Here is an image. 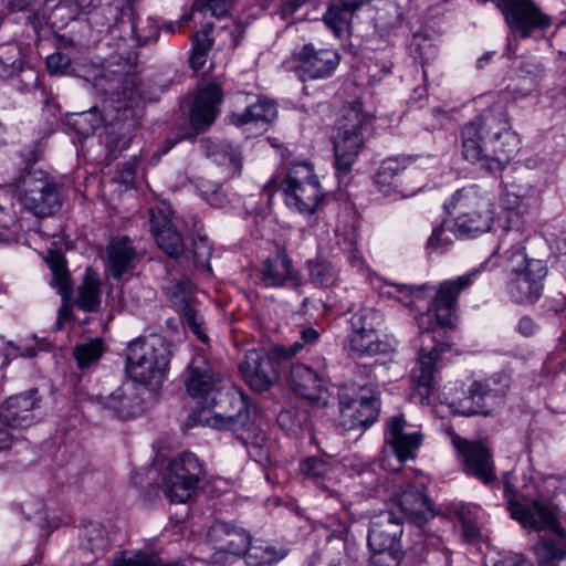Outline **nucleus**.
<instances>
[{"label":"nucleus","mask_w":566,"mask_h":566,"mask_svg":"<svg viewBox=\"0 0 566 566\" xmlns=\"http://www.w3.org/2000/svg\"><path fill=\"white\" fill-rule=\"evenodd\" d=\"M474 273L441 282L438 286L433 312L428 310L417 317L420 334L418 366L412 371V398L421 405H429L436 390L437 363L441 355L450 350L444 327L452 325L459 294L472 284Z\"/></svg>","instance_id":"1"},{"label":"nucleus","mask_w":566,"mask_h":566,"mask_svg":"<svg viewBox=\"0 0 566 566\" xmlns=\"http://www.w3.org/2000/svg\"><path fill=\"white\" fill-rule=\"evenodd\" d=\"M462 157L490 174L501 172L520 148L506 106L493 103L460 130Z\"/></svg>","instance_id":"2"},{"label":"nucleus","mask_w":566,"mask_h":566,"mask_svg":"<svg viewBox=\"0 0 566 566\" xmlns=\"http://www.w3.org/2000/svg\"><path fill=\"white\" fill-rule=\"evenodd\" d=\"M495 253L506 256V289L511 300L522 305L537 302L543 292L547 268L542 260L526 256L521 233L517 230H506L499 241Z\"/></svg>","instance_id":"3"},{"label":"nucleus","mask_w":566,"mask_h":566,"mask_svg":"<svg viewBox=\"0 0 566 566\" xmlns=\"http://www.w3.org/2000/svg\"><path fill=\"white\" fill-rule=\"evenodd\" d=\"M227 401L237 410V413L227 411L216 412L214 415L195 413L189 417L187 424L189 427L200 424L218 430H232L247 447L251 458L255 461L265 460L268 458L266 439L264 433L251 421L248 402L242 397H227Z\"/></svg>","instance_id":"4"},{"label":"nucleus","mask_w":566,"mask_h":566,"mask_svg":"<svg viewBox=\"0 0 566 566\" xmlns=\"http://www.w3.org/2000/svg\"><path fill=\"white\" fill-rule=\"evenodd\" d=\"M447 207L458 212L451 231L460 239L476 237L492 228L494 221L492 200L478 186L459 189Z\"/></svg>","instance_id":"5"},{"label":"nucleus","mask_w":566,"mask_h":566,"mask_svg":"<svg viewBox=\"0 0 566 566\" xmlns=\"http://www.w3.org/2000/svg\"><path fill=\"white\" fill-rule=\"evenodd\" d=\"M171 357V345L163 336L150 335L128 345L127 371L135 382L159 385Z\"/></svg>","instance_id":"6"},{"label":"nucleus","mask_w":566,"mask_h":566,"mask_svg":"<svg viewBox=\"0 0 566 566\" xmlns=\"http://www.w3.org/2000/svg\"><path fill=\"white\" fill-rule=\"evenodd\" d=\"M369 119L358 106H348L343 109L342 118L337 124V136L334 140L335 168L339 184L347 185L350 172L359 151L364 147L365 132Z\"/></svg>","instance_id":"7"},{"label":"nucleus","mask_w":566,"mask_h":566,"mask_svg":"<svg viewBox=\"0 0 566 566\" xmlns=\"http://www.w3.org/2000/svg\"><path fill=\"white\" fill-rule=\"evenodd\" d=\"M13 185L20 203L36 217L51 216L62 205L57 184L44 170L27 168Z\"/></svg>","instance_id":"8"},{"label":"nucleus","mask_w":566,"mask_h":566,"mask_svg":"<svg viewBox=\"0 0 566 566\" xmlns=\"http://www.w3.org/2000/svg\"><path fill=\"white\" fill-rule=\"evenodd\" d=\"M340 424L346 430L366 429L379 416V391L373 386L344 385L338 390Z\"/></svg>","instance_id":"9"},{"label":"nucleus","mask_w":566,"mask_h":566,"mask_svg":"<svg viewBox=\"0 0 566 566\" xmlns=\"http://www.w3.org/2000/svg\"><path fill=\"white\" fill-rule=\"evenodd\" d=\"M206 478L202 462L191 452L172 459L163 475V491L170 502L186 503Z\"/></svg>","instance_id":"10"},{"label":"nucleus","mask_w":566,"mask_h":566,"mask_svg":"<svg viewBox=\"0 0 566 566\" xmlns=\"http://www.w3.org/2000/svg\"><path fill=\"white\" fill-rule=\"evenodd\" d=\"M223 376L203 356H196L184 371L186 392L197 399L201 406L195 413H210V408L217 407L218 397H221Z\"/></svg>","instance_id":"11"},{"label":"nucleus","mask_w":566,"mask_h":566,"mask_svg":"<svg viewBox=\"0 0 566 566\" xmlns=\"http://www.w3.org/2000/svg\"><path fill=\"white\" fill-rule=\"evenodd\" d=\"M285 203L301 213L312 214L323 198L319 182L307 164L294 165L281 184Z\"/></svg>","instance_id":"12"},{"label":"nucleus","mask_w":566,"mask_h":566,"mask_svg":"<svg viewBox=\"0 0 566 566\" xmlns=\"http://www.w3.org/2000/svg\"><path fill=\"white\" fill-rule=\"evenodd\" d=\"M285 347L274 346L270 352L264 348L247 352L239 369L245 382L255 391L268 390L277 379L280 355Z\"/></svg>","instance_id":"13"},{"label":"nucleus","mask_w":566,"mask_h":566,"mask_svg":"<svg viewBox=\"0 0 566 566\" xmlns=\"http://www.w3.org/2000/svg\"><path fill=\"white\" fill-rule=\"evenodd\" d=\"M497 7L511 31L522 39L552 25L551 17L542 12L532 0H499Z\"/></svg>","instance_id":"14"},{"label":"nucleus","mask_w":566,"mask_h":566,"mask_svg":"<svg viewBox=\"0 0 566 566\" xmlns=\"http://www.w3.org/2000/svg\"><path fill=\"white\" fill-rule=\"evenodd\" d=\"M208 541L214 551L212 562L226 564L229 556L243 555L251 542V536L242 527L224 521H216L208 531Z\"/></svg>","instance_id":"15"},{"label":"nucleus","mask_w":566,"mask_h":566,"mask_svg":"<svg viewBox=\"0 0 566 566\" xmlns=\"http://www.w3.org/2000/svg\"><path fill=\"white\" fill-rule=\"evenodd\" d=\"M407 428L403 415L392 416L386 422L384 451L390 450L399 464L416 458L423 439L420 431H408Z\"/></svg>","instance_id":"16"},{"label":"nucleus","mask_w":566,"mask_h":566,"mask_svg":"<svg viewBox=\"0 0 566 566\" xmlns=\"http://www.w3.org/2000/svg\"><path fill=\"white\" fill-rule=\"evenodd\" d=\"M296 61L303 81L321 80L334 73L340 62V55L334 49L317 48L313 43H307L297 52Z\"/></svg>","instance_id":"17"},{"label":"nucleus","mask_w":566,"mask_h":566,"mask_svg":"<svg viewBox=\"0 0 566 566\" xmlns=\"http://www.w3.org/2000/svg\"><path fill=\"white\" fill-rule=\"evenodd\" d=\"M452 443L462 457L464 471L484 484L495 480L494 462L490 450L480 442H470L458 436L452 437Z\"/></svg>","instance_id":"18"},{"label":"nucleus","mask_w":566,"mask_h":566,"mask_svg":"<svg viewBox=\"0 0 566 566\" xmlns=\"http://www.w3.org/2000/svg\"><path fill=\"white\" fill-rule=\"evenodd\" d=\"M36 408H39L36 389L10 396L0 406V424L12 429L28 428L38 420Z\"/></svg>","instance_id":"19"},{"label":"nucleus","mask_w":566,"mask_h":566,"mask_svg":"<svg viewBox=\"0 0 566 566\" xmlns=\"http://www.w3.org/2000/svg\"><path fill=\"white\" fill-rule=\"evenodd\" d=\"M509 511L511 516L525 528L534 531L552 530L558 534L559 523L554 506L549 504L537 500L527 504L509 500Z\"/></svg>","instance_id":"20"},{"label":"nucleus","mask_w":566,"mask_h":566,"mask_svg":"<svg viewBox=\"0 0 566 566\" xmlns=\"http://www.w3.org/2000/svg\"><path fill=\"white\" fill-rule=\"evenodd\" d=\"M401 534L400 516L391 510L381 511L370 521L368 546L371 552L395 551Z\"/></svg>","instance_id":"21"},{"label":"nucleus","mask_w":566,"mask_h":566,"mask_svg":"<svg viewBox=\"0 0 566 566\" xmlns=\"http://www.w3.org/2000/svg\"><path fill=\"white\" fill-rule=\"evenodd\" d=\"M150 231L158 248L169 258L178 259L184 252V240L176 230L169 208L150 209Z\"/></svg>","instance_id":"22"},{"label":"nucleus","mask_w":566,"mask_h":566,"mask_svg":"<svg viewBox=\"0 0 566 566\" xmlns=\"http://www.w3.org/2000/svg\"><path fill=\"white\" fill-rule=\"evenodd\" d=\"M222 97L221 87L216 83L198 90L190 109V123L197 132L205 130L214 122Z\"/></svg>","instance_id":"23"},{"label":"nucleus","mask_w":566,"mask_h":566,"mask_svg":"<svg viewBox=\"0 0 566 566\" xmlns=\"http://www.w3.org/2000/svg\"><path fill=\"white\" fill-rule=\"evenodd\" d=\"M321 557L326 566H348L356 558V542L347 525L339 524L333 530L321 549Z\"/></svg>","instance_id":"24"},{"label":"nucleus","mask_w":566,"mask_h":566,"mask_svg":"<svg viewBox=\"0 0 566 566\" xmlns=\"http://www.w3.org/2000/svg\"><path fill=\"white\" fill-rule=\"evenodd\" d=\"M289 382L300 397L317 405H326L327 391L319 376L303 364H293L289 373Z\"/></svg>","instance_id":"25"},{"label":"nucleus","mask_w":566,"mask_h":566,"mask_svg":"<svg viewBox=\"0 0 566 566\" xmlns=\"http://www.w3.org/2000/svg\"><path fill=\"white\" fill-rule=\"evenodd\" d=\"M396 501L401 523L406 520L421 526L434 516L427 496L415 488L402 491Z\"/></svg>","instance_id":"26"},{"label":"nucleus","mask_w":566,"mask_h":566,"mask_svg":"<svg viewBox=\"0 0 566 566\" xmlns=\"http://www.w3.org/2000/svg\"><path fill=\"white\" fill-rule=\"evenodd\" d=\"M500 402L501 395L497 390L491 389L489 384L474 381L468 390V396L460 402V412L467 417L488 416Z\"/></svg>","instance_id":"27"},{"label":"nucleus","mask_w":566,"mask_h":566,"mask_svg":"<svg viewBox=\"0 0 566 566\" xmlns=\"http://www.w3.org/2000/svg\"><path fill=\"white\" fill-rule=\"evenodd\" d=\"M371 0H331L323 15L325 25L340 38L352 27V21L357 11Z\"/></svg>","instance_id":"28"},{"label":"nucleus","mask_w":566,"mask_h":566,"mask_svg":"<svg viewBox=\"0 0 566 566\" xmlns=\"http://www.w3.org/2000/svg\"><path fill=\"white\" fill-rule=\"evenodd\" d=\"M109 272L115 280L134 268L137 253L128 238H119L111 242L107 248Z\"/></svg>","instance_id":"29"},{"label":"nucleus","mask_w":566,"mask_h":566,"mask_svg":"<svg viewBox=\"0 0 566 566\" xmlns=\"http://www.w3.org/2000/svg\"><path fill=\"white\" fill-rule=\"evenodd\" d=\"M261 274L266 286H283L294 277L292 261L284 252H276L264 261Z\"/></svg>","instance_id":"30"},{"label":"nucleus","mask_w":566,"mask_h":566,"mask_svg":"<svg viewBox=\"0 0 566 566\" xmlns=\"http://www.w3.org/2000/svg\"><path fill=\"white\" fill-rule=\"evenodd\" d=\"M277 111L273 102L259 99L256 103L248 106L243 113L231 114V122L237 126L254 124L264 128L276 117Z\"/></svg>","instance_id":"31"},{"label":"nucleus","mask_w":566,"mask_h":566,"mask_svg":"<svg viewBox=\"0 0 566 566\" xmlns=\"http://www.w3.org/2000/svg\"><path fill=\"white\" fill-rule=\"evenodd\" d=\"M90 399L93 403L114 412L123 419L133 417L138 410V403L127 396L124 387L117 388L108 396H92Z\"/></svg>","instance_id":"32"},{"label":"nucleus","mask_w":566,"mask_h":566,"mask_svg":"<svg viewBox=\"0 0 566 566\" xmlns=\"http://www.w3.org/2000/svg\"><path fill=\"white\" fill-rule=\"evenodd\" d=\"M537 566H559L566 559V538L563 536L542 538L534 547Z\"/></svg>","instance_id":"33"},{"label":"nucleus","mask_w":566,"mask_h":566,"mask_svg":"<svg viewBox=\"0 0 566 566\" xmlns=\"http://www.w3.org/2000/svg\"><path fill=\"white\" fill-rule=\"evenodd\" d=\"M76 305L84 312H95L101 305V283L92 269H86L84 280L78 286Z\"/></svg>","instance_id":"34"},{"label":"nucleus","mask_w":566,"mask_h":566,"mask_svg":"<svg viewBox=\"0 0 566 566\" xmlns=\"http://www.w3.org/2000/svg\"><path fill=\"white\" fill-rule=\"evenodd\" d=\"M207 155L219 165H228L230 174L237 175L241 171V154L237 147L227 140L206 142Z\"/></svg>","instance_id":"35"},{"label":"nucleus","mask_w":566,"mask_h":566,"mask_svg":"<svg viewBox=\"0 0 566 566\" xmlns=\"http://www.w3.org/2000/svg\"><path fill=\"white\" fill-rule=\"evenodd\" d=\"M537 205V198L532 187L522 188L511 186L502 197V206L509 211H515L517 214H525L531 208Z\"/></svg>","instance_id":"36"},{"label":"nucleus","mask_w":566,"mask_h":566,"mask_svg":"<svg viewBox=\"0 0 566 566\" xmlns=\"http://www.w3.org/2000/svg\"><path fill=\"white\" fill-rule=\"evenodd\" d=\"M277 424L289 434L296 438L312 431V423L306 410L290 408L282 410L276 418Z\"/></svg>","instance_id":"37"},{"label":"nucleus","mask_w":566,"mask_h":566,"mask_svg":"<svg viewBox=\"0 0 566 566\" xmlns=\"http://www.w3.org/2000/svg\"><path fill=\"white\" fill-rule=\"evenodd\" d=\"M403 170L405 167L398 159L389 158L384 160L374 178L378 190L386 196L394 193L401 186L398 177Z\"/></svg>","instance_id":"38"},{"label":"nucleus","mask_w":566,"mask_h":566,"mask_svg":"<svg viewBox=\"0 0 566 566\" xmlns=\"http://www.w3.org/2000/svg\"><path fill=\"white\" fill-rule=\"evenodd\" d=\"M104 119L97 107H92L88 111L69 114L66 124L78 136L88 137L103 124Z\"/></svg>","instance_id":"39"},{"label":"nucleus","mask_w":566,"mask_h":566,"mask_svg":"<svg viewBox=\"0 0 566 566\" xmlns=\"http://www.w3.org/2000/svg\"><path fill=\"white\" fill-rule=\"evenodd\" d=\"M243 555L245 556L247 566H273L286 555V552L276 549L269 544L251 545L250 543Z\"/></svg>","instance_id":"40"},{"label":"nucleus","mask_w":566,"mask_h":566,"mask_svg":"<svg viewBox=\"0 0 566 566\" xmlns=\"http://www.w3.org/2000/svg\"><path fill=\"white\" fill-rule=\"evenodd\" d=\"M310 282L316 287H331L337 280L339 271L335 264L324 259L307 262Z\"/></svg>","instance_id":"41"},{"label":"nucleus","mask_w":566,"mask_h":566,"mask_svg":"<svg viewBox=\"0 0 566 566\" xmlns=\"http://www.w3.org/2000/svg\"><path fill=\"white\" fill-rule=\"evenodd\" d=\"M212 249L208 242L206 235L196 233L191 238V247L186 248L184 245V252L180 258L187 261H191L193 266L210 270V258Z\"/></svg>","instance_id":"42"},{"label":"nucleus","mask_w":566,"mask_h":566,"mask_svg":"<svg viewBox=\"0 0 566 566\" xmlns=\"http://www.w3.org/2000/svg\"><path fill=\"white\" fill-rule=\"evenodd\" d=\"M211 32L212 24L207 23L192 38V50L189 63L195 71L200 70L207 61L208 52L213 43Z\"/></svg>","instance_id":"43"},{"label":"nucleus","mask_w":566,"mask_h":566,"mask_svg":"<svg viewBox=\"0 0 566 566\" xmlns=\"http://www.w3.org/2000/svg\"><path fill=\"white\" fill-rule=\"evenodd\" d=\"M81 547L82 549L96 555L103 554L109 547L107 533L104 526L96 522L88 523L83 532Z\"/></svg>","instance_id":"44"},{"label":"nucleus","mask_w":566,"mask_h":566,"mask_svg":"<svg viewBox=\"0 0 566 566\" xmlns=\"http://www.w3.org/2000/svg\"><path fill=\"white\" fill-rule=\"evenodd\" d=\"M349 347L359 355L375 356L388 352V344L380 340L378 333L349 335Z\"/></svg>","instance_id":"45"},{"label":"nucleus","mask_w":566,"mask_h":566,"mask_svg":"<svg viewBox=\"0 0 566 566\" xmlns=\"http://www.w3.org/2000/svg\"><path fill=\"white\" fill-rule=\"evenodd\" d=\"M382 323V315L375 308H363L356 312L350 318L352 334L361 335L378 333Z\"/></svg>","instance_id":"46"},{"label":"nucleus","mask_w":566,"mask_h":566,"mask_svg":"<svg viewBox=\"0 0 566 566\" xmlns=\"http://www.w3.org/2000/svg\"><path fill=\"white\" fill-rule=\"evenodd\" d=\"M180 310L188 328L199 340L207 343L209 338L206 333V324L197 307V303L191 298H182L180 300Z\"/></svg>","instance_id":"47"},{"label":"nucleus","mask_w":566,"mask_h":566,"mask_svg":"<svg viewBox=\"0 0 566 566\" xmlns=\"http://www.w3.org/2000/svg\"><path fill=\"white\" fill-rule=\"evenodd\" d=\"M104 352L103 342L98 338L78 344L74 348V357L77 366L82 369L91 367Z\"/></svg>","instance_id":"48"},{"label":"nucleus","mask_w":566,"mask_h":566,"mask_svg":"<svg viewBox=\"0 0 566 566\" xmlns=\"http://www.w3.org/2000/svg\"><path fill=\"white\" fill-rule=\"evenodd\" d=\"M118 123H112L106 127L105 145L108 149V157L113 160L116 159L118 154L126 149L132 140L130 129L117 134Z\"/></svg>","instance_id":"49"},{"label":"nucleus","mask_w":566,"mask_h":566,"mask_svg":"<svg viewBox=\"0 0 566 566\" xmlns=\"http://www.w3.org/2000/svg\"><path fill=\"white\" fill-rule=\"evenodd\" d=\"M48 263L53 275L52 284L56 286L62 294L69 293L71 291V283L66 261L63 255L53 252L49 255Z\"/></svg>","instance_id":"50"},{"label":"nucleus","mask_w":566,"mask_h":566,"mask_svg":"<svg viewBox=\"0 0 566 566\" xmlns=\"http://www.w3.org/2000/svg\"><path fill=\"white\" fill-rule=\"evenodd\" d=\"M21 69L20 52L14 44L0 45V77H10Z\"/></svg>","instance_id":"51"},{"label":"nucleus","mask_w":566,"mask_h":566,"mask_svg":"<svg viewBox=\"0 0 566 566\" xmlns=\"http://www.w3.org/2000/svg\"><path fill=\"white\" fill-rule=\"evenodd\" d=\"M115 101L119 104L117 107L118 111H127L128 108L136 105L140 98L139 90L133 78H125L122 83V87L117 88V92L114 93Z\"/></svg>","instance_id":"52"},{"label":"nucleus","mask_w":566,"mask_h":566,"mask_svg":"<svg viewBox=\"0 0 566 566\" xmlns=\"http://www.w3.org/2000/svg\"><path fill=\"white\" fill-rule=\"evenodd\" d=\"M331 464L318 458H308L301 463L302 473L310 480L317 482L331 473Z\"/></svg>","instance_id":"53"},{"label":"nucleus","mask_w":566,"mask_h":566,"mask_svg":"<svg viewBox=\"0 0 566 566\" xmlns=\"http://www.w3.org/2000/svg\"><path fill=\"white\" fill-rule=\"evenodd\" d=\"M203 199L214 208H223L229 203L228 197L221 191L219 185H212L209 181L202 180L198 186Z\"/></svg>","instance_id":"54"},{"label":"nucleus","mask_w":566,"mask_h":566,"mask_svg":"<svg viewBox=\"0 0 566 566\" xmlns=\"http://www.w3.org/2000/svg\"><path fill=\"white\" fill-rule=\"evenodd\" d=\"M233 0H195L193 10L210 12L211 15L224 17L232 7Z\"/></svg>","instance_id":"55"},{"label":"nucleus","mask_w":566,"mask_h":566,"mask_svg":"<svg viewBox=\"0 0 566 566\" xmlns=\"http://www.w3.org/2000/svg\"><path fill=\"white\" fill-rule=\"evenodd\" d=\"M394 287L400 295L399 300L410 308H417L418 302L423 297L424 285L395 284Z\"/></svg>","instance_id":"56"},{"label":"nucleus","mask_w":566,"mask_h":566,"mask_svg":"<svg viewBox=\"0 0 566 566\" xmlns=\"http://www.w3.org/2000/svg\"><path fill=\"white\" fill-rule=\"evenodd\" d=\"M6 6L11 11H32L31 14L28 15L27 22L30 24L34 30H38V28L41 24V15L39 11L33 10L34 1L35 0H4Z\"/></svg>","instance_id":"57"},{"label":"nucleus","mask_w":566,"mask_h":566,"mask_svg":"<svg viewBox=\"0 0 566 566\" xmlns=\"http://www.w3.org/2000/svg\"><path fill=\"white\" fill-rule=\"evenodd\" d=\"M451 243L452 238L447 233L444 223H442L433 229L428 239L427 248L436 252H443Z\"/></svg>","instance_id":"58"},{"label":"nucleus","mask_w":566,"mask_h":566,"mask_svg":"<svg viewBox=\"0 0 566 566\" xmlns=\"http://www.w3.org/2000/svg\"><path fill=\"white\" fill-rule=\"evenodd\" d=\"M70 64V56L62 52H55L46 57V67L50 74H62Z\"/></svg>","instance_id":"59"},{"label":"nucleus","mask_w":566,"mask_h":566,"mask_svg":"<svg viewBox=\"0 0 566 566\" xmlns=\"http://www.w3.org/2000/svg\"><path fill=\"white\" fill-rule=\"evenodd\" d=\"M392 62L387 59H378L368 66L369 77L373 82H379L384 76L391 73Z\"/></svg>","instance_id":"60"},{"label":"nucleus","mask_w":566,"mask_h":566,"mask_svg":"<svg viewBox=\"0 0 566 566\" xmlns=\"http://www.w3.org/2000/svg\"><path fill=\"white\" fill-rule=\"evenodd\" d=\"M321 0H283L280 6V13L283 19L293 15L305 4H317Z\"/></svg>","instance_id":"61"},{"label":"nucleus","mask_w":566,"mask_h":566,"mask_svg":"<svg viewBox=\"0 0 566 566\" xmlns=\"http://www.w3.org/2000/svg\"><path fill=\"white\" fill-rule=\"evenodd\" d=\"M396 553H397V549L385 551V552H373V555L370 557L371 564L374 566H398Z\"/></svg>","instance_id":"62"},{"label":"nucleus","mask_w":566,"mask_h":566,"mask_svg":"<svg viewBox=\"0 0 566 566\" xmlns=\"http://www.w3.org/2000/svg\"><path fill=\"white\" fill-rule=\"evenodd\" d=\"M462 536L464 538V541L469 542V543H473L475 541H478L481 536V530L480 527L469 521V520H465V518H462Z\"/></svg>","instance_id":"63"},{"label":"nucleus","mask_w":566,"mask_h":566,"mask_svg":"<svg viewBox=\"0 0 566 566\" xmlns=\"http://www.w3.org/2000/svg\"><path fill=\"white\" fill-rule=\"evenodd\" d=\"M495 566H534L523 554L507 556L495 564Z\"/></svg>","instance_id":"64"}]
</instances>
